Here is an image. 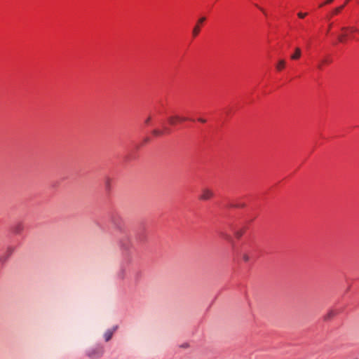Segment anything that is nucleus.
Returning a JSON list of instances; mask_svg holds the SVG:
<instances>
[{
    "instance_id": "obj_1",
    "label": "nucleus",
    "mask_w": 359,
    "mask_h": 359,
    "mask_svg": "<svg viewBox=\"0 0 359 359\" xmlns=\"http://www.w3.org/2000/svg\"><path fill=\"white\" fill-rule=\"evenodd\" d=\"M215 194L213 191L209 188H203L201 190V194L199 196V199L201 201H208L214 196Z\"/></svg>"
},
{
    "instance_id": "obj_2",
    "label": "nucleus",
    "mask_w": 359,
    "mask_h": 359,
    "mask_svg": "<svg viewBox=\"0 0 359 359\" xmlns=\"http://www.w3.org/2000/svg\"><path fill=\"white\" fill-rule=\"evenodd\" d=\"M104 350L102 347L97 346L89 350L87 355L90 358H100L102 355Z\"/></svg>"
},
{
    "instance_id": "obj_3",
    "label": "nucleus",
    "mask_w": 359,
    "mask_h": 359,
    "mask_svg": "<svg viewBox=\"0 0 359 359\" xmlns=\"http://www.w3.org/2000/svg\"><path fill=\"white\" fill-rule=\"evenodd\" d=\"M206 20V18L205 17H201L198 20H197V22L196 24L195 25V26L193 28V30H192V35L194 37H196L197 36L200 32H201V25Z\"/></svg>"
},
{
    "instance_id": "obj_4",
    "label": "nucleus",
    "mask_w": 359,
    "mask_h": 359,
    "mask_svg": "<svg viewBox=\"0 0 359 359\" xmlns=\"http://www.w3.org/2000/svg\"><path fill=\"white\" fill-rule=\"evenodd\" d=\"M351 0H346L344 4H341L340 6L335 8L331 13L330 15L327 17L328 19H330L331 17L336 15L339 14L346 6V5Z\"/></svg>"
},
{
    "instance_id": "obj_5",
    "label": "nucleus",
    "mask_w": 359,
    "mask_h": 359,
    "mask_svg": "<svg viewBox=\"0 0 359 359\" xmlns=\"http://www.w3.org/2000/svg\"><path fill=\"white\" fill-rule=\"evenodd\" d=\"M187 118L186 117H180L179 116H172L168 118L170 124L174 126L177 121H185Z\"/></svg>"
},
{
    "instance_id": "obj_6",
    "label": "nucleus",
    "mask_w": 359,
    "mask_h": 359,
    "mask_svg": "<svg viewBox=\"0 0 359 359\" xmlns=\"http://www.w3.org/2000/svg\"><path fill=\"white\" fill-rule=\"evenodd\" d=\"M341 31L348 32L350 34L359 33V29L355 27H343Z\"/></svg>"
},
{
    "instance_id": "obj_7",
    "label": "nucleus",
    "mask_w": 359,
    "mask_h": 359,
    "mask_svg": "<svg viewBox=\"0 0 359 359\" xmlns=\"http://www.w3.org/2000/svg\"><path fill=\"white\" fill-rule=\"evenodd\" d=\"M24 229V226L21 223L17 224L15 226H14L13 231L16 234H20Z\"/></svg>"
},
{
    "instance_id": "obj_8",
    "label": "nucleus",
    "mask_w": 359,
    "mask_h": 359,
    "mask_svg": "<svg viewBox=\"0 0 359 359\" xmlns=\"http://www.w3.org/2000/svg\"><path fill=\"white\" fill-rule=\"evenodd\" d=\"M302 54L301 49L298 47L295 48L294 53L290 56L292 60H298Z\"/></svg>"
},
{
    "instance_id": "obj_9",
    "label": "nucleus",
    "mask_w": 359,
    "mask_h": 359,
    "mask_svg": "<svg viewBox=\"0 0 359 359\" xmlns=\"http://www.w3.org/2000/svg\"><path fill=\"white\" fill-rule=\"evenodd\" d=\"M348 32H344L343 34H339L338 36V40L341 43H345L348 38L349 33Z\"/></svg>"
},
{
    "instance_id": "obj_10",
    "label": "nucleus",
    "mask_w": 359,
    "mask_h": 359,
    "mask_svg": "<svg viewBox=\"0 0 359 359\" xmlns=\"http://www.w3.org/2000/svg\"><path fill=\"white\" fill-rule=\"evenodd\" d=\"M113 334H114V331H112V330H108L107 331H106L104 334L105 341H109L111 339Z\"/></svg>"
},
{
    "instance_id": "obj_11",
    "label": "nucleus",
    "mask_w": 359,
    "mask_h": 359,
    "mask_svg": "<svg viewBox=\"0 0 359 359\" xmlns=\"http://www.w3.org/2000/svg\"><path fill=\"white\" fill-rule=\"evenodd\" d=\"M285 66V61L284 60H280L276 65V69L278 71H281Z\"/></svg>"
},
{
    "instance_id": "obj_12",
    "label": "nucleus",
    "mask_w": 359,
    "mask_h": 359,
    "mask_svg": "<svg viewBox=\"0 0 359 359\" xmlns=\"http://www.w3.org/2000/svg\"><path fill=\"white\" fill-rule=\"evenodd\" d=\"M219 234H220V236L222 237L223 238H224L225 240H226L228 241H231L232 238L229 234L224 233V232H221Z\"/></svg>"
},
{
    "instance_id": "obj_13",
    "label": "nucleus",
    "mask_w": 359,
    "mask_h": 359,
    "mask_svg": "<svg viewBox=\"0 0 359 359\" xmlns=\"http://www.w3.org/2000/svg\"><path fill=\"white\" fill-rule=\"evenodd\" d=\"M243 230L242 229H240V230H237L234 232V234H235V236L237 238H240L243 234Z\"/></svg>"
},
{
    "instance_id": "obj_14",
    "label": "nucleus",
    "mask_w": 359,
    "mask_h": 359,
    "mask_svg": "<svg viewBox=\"0 0 359 359\" xmlns=\"http://www.w3.org/2000/svg\"><path fill=\"white\" fill-rule=\"evenodd\" d=\"M334 316V313L333 311H330L325 317V320H328L331 318H332Z\"/></svg>"
},
{
    "instance_id": "obj_15",
    "label": "nucleus",
    "mask_w": 359,
    "mask_h": 359,
    "mask_svg": "<svg viewBox=\"0 0 359 359\" xmlns=\"http://www.w3.org/2000/svg\"><path fill=\"white\" fill-rule=\"evenodd\" d=\"M243 261H244V262H249V260H250V257H249V255H247V254H243Z\"/></svg>"
},
{
    "instance_id": "obj_16",
    "label": "nucleus",
    "mask_w": 359,
    "mask_h": 359,
    "mask_svg": "<svg viewBox=\"0 0 359 359\" xmlns=\"http://www.w3.org/2000/svg\"><path fill=\"white\" fill-rule=\"evenodd\" d=\"M334 1V0H326L324 3L321 4L320 5V7H322L324 5H326V4H331Z\"/></svg>"
},
{
    "instance_id": "obj_17",
    "label": "nucleus",
    "mask_w": 359,
    "mask_h": 359,
    "mask_svg": "<svg viewBox=\"0 0 359 359\" xmlns=\"http://www.w3.org/2000/svg\"><path fill=\"white\" fill-rule=\"evenodd\" d=\"M306 15H307L306 13H301V12L298 13V14H297L298 17L300 18H304V17L306 16Z\"/></svg>"
},
{
    "instance_id": "obj_18",
    "label": "nucleus",
    "mask_w": 359,
    "mask_h": 359,
    "mask_svg": "<svg viewBox=\"0 0 359 359\" xmlns=\"http://www.w3.org/2000/svg\"><path fill=\"white\" fill-rule=\"evenodd\" d=\"M152 133H153V134H154V135H157V136H158V135H161L162 134V132H161V131H160V130H153V132H152Z\"/></svg>"
},
{
    "instance_id": "obj_19",
    "label": "nucleus",
    "mask_w": 359,
    "mask_h": 359,
    "mask_svg": "<svg viewBox=\"0 0 359 359\" xmlns=\"http://www.w3.org/2000/svg\"><path fill=\"white\" fill-rule=\"evenodd\" d=\"M330 61L329 60H327V59H325L322 61V63H328L330 62Z\"/></svg>"
},
{
    "instance_id": "obj_20",
    "label": "nucleus",
    "mask_w": 359,
    "mask_h": 359,
    "mask_svg": "<svg viewBox=\"0 0 359 359\" xmlns=\"http://www.w3.org/2000/svg\"><path fill=\"white\" fill-rule=\"evenodd\" d=\"M198 121L201 123H205L206 122V120L204 119V118H199Z\"/></svg>"
},
{
    "instance_id": "obj_21",
    "label": "nucleus",
    "mask_w": 359,
    "mask_h": 359,
    "mask_svg": "<svg viewBox=\"0 0 359 359\" xmlns=\"http://www.w3.org/2000/svg\"><path fill=\"white\" fill-rule=\"evenodd\" d=\"M150 120H151V118H150V117L147 118V120L145 121V123H149V122L150 121Z\"/></svg>"
},
{
    "instance_id": "obj_22",
    "label": "nucleus",
    "mask_w": 359,
    "mask_h": 359,
    "mask_svg": "<svg viewBox=\"0 0 359 359\" xmlns=\"http://www.w3.org/2000/svg\"><path fill=\"white\" fill-rule=\"evenodd\" d=\"M123 274H124L123 271H121V274H120L121 278H123Z\"/></svg>"
},
{
    "instance_id": "obj_23",
    "label": "nucleus",
    "mask_w": 359,
    "mask_h": 359,
    "mask_svg": "<svg viewBox=\"0 0 359 359\" xmlns=\"http://www.w3.org/2000/svg\"><path fill=\"white\" fill-rule=\"evenodd\" d=\"M322 64H323V63H320V64H319V65H318V69H320L322 68Z\"/></svg>"
},
{
    "instance_id": "obj_24",
    "label": "nucleus",
    "mask_w": 359,
    "mask_h": 359,
    "mask_svg": "<svg viewBox=\"0 0 359 359\" xmlns=\"http://www.w3.org/2000/svg\"><path fill=\"white\" fill-rule=\"evenodd\" d=\"M260 10L264 13V15H266V13L265 11H264L263 8H260Z\"/></svg>"
},
{
    "instance_id": "obj_25",
    "label": "nucleus",
    "mask_w": 359,
    "mask_h": 359,
    "mask_svg": "<svg viewBox=\"0 0 359 359\" xmlns=\"http://www.w3.org/2000/svg\"><path fill=\"white\" fill-rule=\"evenodd\" d=\"M140 273H137L136 274V277H137V278L138 277H140Z\"/></svg>"
}]
</instances>
